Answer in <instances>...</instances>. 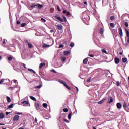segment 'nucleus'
<instances>
[{"mask_svg":"<svg viewBox=\"0 0 129 129\" xmlns=\"http://www.w3.org/2000/svg\"><path fill=\"white\" fill-rule=\"evenodd\" d=\"M56 27H57L58 30H63V25H62L61 24L57 25Z\"/></svg>","mask_w":129,"mask_h":129,"instance_id":"1a4fd4ad","label":"nucleus"},{"mask_svg":"<svg viewBox=\"0 0 129 129\" xmlns=\"http://www.w3.org/2000/svg\"><path fill=\"white\" fill-rule=\"evenodd\" d=\"M87 62H88V58H86L83 60V63L85 65L87 64Z\"/></svg>","mask_w":129,"mask_h":129,"instance_id":"ddd939ff","label":"nucleus"},{"mask_svg":"<svg viewBox=\"0 0 129 129\" xmlns=\"http://www.w3.org/2000/svg\"><path fill=\"white\" fill-rule=\"evenodd\" d=\"M70 47L73 48V47H74V43L71 42V44H70Z\"/></svg>","mask_w":129,"mask_h":129,"instance_id":"c9c22d12","label":"nucleus"},{"mask_svg":"<svg viewBox=\"0 0 129 129\" xmlns=\"http://www.w3.org/2000/svg\"><path fill=\"white\" fill-rule=\"evenodd\" d=\"M91 78H90L89 79H88L87 80V82H89L90 81V79H91Z\"/></svg>","mask_w":129,"mask_h":129,"instance_id":"680f3d73","label":"nucleus"},{"mask_svg":"<svg viewBox=\"0 0 129 129\" xmlns=\"http://www.w3.org/2000/svg\"><path fill=\"white\" fill-rule=\"evenodd\" d=\"M8 107V108H13V107H14V105L11 104V105H9Z\"/></svg>","mask_w":129,"mask_h":129,"instance_id":"f704fd0d","label":"nucleus"},{"mask_svg":"<svg viewBox=\"0 0 129 129\" xmlns=\"http://www.w3.org/2000/svg\"><path fill=\"white\" fill-rule=\"evenodd\" d=\"M63 111L64 112H68V109H67V108H64V109H63Z\"/></svg>","mask_w":129,"mask_h":129,"instance_id":"37998d69","label":"nucleus"},{"mask_svg":"<svg viewBox=\"0 0 129 129\" xmlns=\"http://www.w3.org/2000/svg\"><path fill=\"white\" fill-rule=\"evenodd\" d=\"M38 8V9H42L43 8V5L40 4H37L33 3L30 5V8L31 9H34V8Z\"/></svg>","mask_w":129,"mask_h":129,"instance_id":"f03ea898","label":"nucleus"},{"mask_svg":"<svg viewBox=\"0 0 129 129\" xmlns=\"http://www.w3.org/2000/svg\"><path fill=\"white\" fill-rule=\"evenodd\" d=\"M5 118V115L3 113H0V119H3V118Z\"/></svg>","mask_w":129,"mask_h":129,"instance_id":"f3484780","label":"nucleus"},{"mask_svg":"<svg viewBox=\"0 0 129 129\" xmlns=\"http://www.w3.org/2000/svg\"><path fill=\"white\" fill-rule=\"evenodd\" d=\"M124 25H125V26H126V27H128V22H125L124 23Z\"/></svg>","mask_w":129,"mask_h":129,"instance_id":"a19ab883","label":"nucleus"},{"mask_svg":"<svg viewBox=\"0 0 129 129\" xmlns=\"http://www.w3.org/2000/svg\"><path fill=\"white\" fill-rule=\"evenodd\" d=\"M41 21H43L44 23H45V22H46V19H44V18H42L41 19Z\"/></svg>","mask_w":129,"mask_h":129,"instance_id":"5fc2aeb1","label":"nucleus"},{"mask_svg":"<svg viewBox=\"0 0 129 129\" xmlns=\"http://www.w3.org/2000/svg\"><path fill=\"white\" fill-rule=\"evenodd\" d=\"M22 104H24V106H30V102H29V101H23L22 102H21Z\"/></svg>","mask_w":129,"mask_h":129,"instance_id":"39448f33","label":"nucleus"},{"mask_svg":"<svg viewBox=\"0 0 129 129\" xmlns=\"http://www.w3.org/2000/svg\"><path fill=\"white\" fill-rule=\"evenodd\" d=\"M84 5H87V2L86 1H85V2H84Z\"/></svg>","mask_w":129,"mask_h":129,"instance_id":"338daca9","label":"nucleus"},{"mask_svg":"<svg viewBox=\"0 0 129 129\" xmlns=\"http://www.w3.org/2000/svg\"><path fill=\"white\" fill-rule=\"evenodd\" d=\"M101 51H102V53H104V54H107V51H106L105 49L103 48L101 49Z\"/></svg>","mask_w":129,"mask_h":129,"instance_id":"b1692460","label":"nucleus"},{"mask_svg":"<svg viewBox=\"0 0 129 129\" xmlns=\"http://www.w3.org/2000/svg\"><path fill=\"white\" fill-rule=\"evenodd\" d=\"M90 19V18L89 17V16H86V17L83 19L84 23H85L86 25H89V22Z\"/></svg>","mask_w":129,"mask_h":129,"instance_id":"7ed1b4c3","label":"nucleus"},{"mask_svg":"<svg viewBox=\"0 0 129 129\" xmlns=\"http://www.w3.org/2000/svg\"><path fill=\"white\" fill-rule=\"evenodd\" d=\"M118 32L120 37H122L123 36V34L122 33V29L121 28V27H119L118 28Z\"/></svg>","mask_w":129,"mask_h":129,"instance_id":"0eeeda50","label":"nucleus"},{"mask_svg":"<svg viewBox=\"0 0 129 129\" xmlns=\"http://www.w3.org/2000/svg\"><path fill=\"white\" fill-rule=\"evenodd\" d=\"M19 119H20V116L19 115H15L14 117H13V121H18Z\"/></svg>","mask_w":129,"mask_h":129,"instance_id":"423d86ee","label":"nucleus"},{"mask_svg":"<svg viewBox=\"0 0 129 129\" xmlns=\"http://www.w3.org/2000/svg\"><path fill=\"white\" fill-rule=\"evenodd\" d=\"M126 34H127V38H129V31H128V30H127V29H126Z\"/></svg>","mask_w":129,"mask_h":129,"instance_id":"ea45409f","label":"nucleus"},{"mask_svg":"<svg viewBox=\"0 0 129 129\" xmlns=\"http://www.w3.org/2000/svg\"><path fill=\"white\" fill-rule=\"evenodd\" d=\"M69 51H66L64 52V55L65 56L67 55H69Z\"/></svg>","mask_w":129,"mask_h":129,"instance_id":"72a5a7b5","label":"nucleus"},{"mask_svg":"<svg viewBox=\"0 0 129 129\" xmlns=\"http://www.w3.org/2000/svg\"><path fill=\"white\" fill-rule=\"evenodd\" d=\"M13 69L14 70H15V71H17V72H20L21 71V70H20V69L16 67H14Z\"/></svg>","mask_w":129,"mask_h":129,"instance_id":"a211bd4d","label":"nucleus"},{"mask_svg":"<svg viewBox=\"0 0 129 129\" xmlns=\"http://www.w3.org/2000/svg\"><path fill=\"white\" fill-rule=\"evenodd\" d=\"M66 61V57H62L61 58V61L62 62H65Z\"/></svg>","mask_w":129,"mask_h":129,"instance_id":"58836bf2","label":"nucleus"},{"mask_svg":"<svg viewBox=\"0 0 129 129\" xmlns=\"http://www.w3.org/2000/svg\"><path fill=\"white\" fill-rule=\"evenodd\" d=\"M89 57H91V58H93L94 57V55L93 54H90L89 55Z\"/></svg>","mask_w":129,"mask_h":129,"instance_id":"4d7b16f0","label":"nucleus"},{"mask_svg":"<svg viewBox=\"0 0 129 129\" xmlns=\"http://www.w3.org/2000/svg\"><path fill=\"white\" fill-rule=\"evenodd\" d=\"M63 121H64L65 122H67V123H69V121H68V120L66 119H64Z\"/></svg>","mask_w":129,"mask_h":129,"instance_id":"09e8293b","label":"nucleus"},{"mask_svg":"<svg viewBox=\"0 0 129 129\" xmlns=\"http://www.w3.org/2000/svg\"><path fill=\"white\" fill-rule=\"evenodd\" d=\"M63 14H66V16H67L68 17L69 16H70V12H67V11H66L65 10L63 11Z\"/></svg>","mask_w":129,"mask_h":129,"instance_id":"4468645a","label":"nucleus"},{"mask_svg":"<svg viewBox=\"0 0 129 129\" xmlns=\"http://www.w3.org/2000/svg\"><path fill=\"white\" fill-rule=\"evenodd\" d=\"M14 88H16V87H10L9 89V90H14Z\"/></svg>","mask_w":129,"mask_h":129,"instance_id":"4c0bfd02","label":"nucleus"},{"mask_svg":"<svg viewBox=\"0 0 129 129\" xmlns=\"http://www.w3.org/2000/svg\"><path fill=\"white\" fill-rule=\"evenodd\" d=\"M26 25H27V24L23 23L22 24H21V27H25V26H26Z\"/></svg>","mask_w":129,"mask_h":129,"instance_id":"49530a36","label":"nucleus"},{"mask_svg":"<svg viewBox=\"0 0 129 129\" xmlns=\"http://www.w3.org/2000/svg\"><path fill=\"white\" fill-rule=\"evenodd\" d=\"M44 66H46V63L45 62L40 63L39 65V69H42Z\"/></svg>","mask_w":129,"mask_h":129,"instance_id":"2eb2a0df","label":"nucleus"},{"mask_svg":"<svg viewBox=\"0 0 129 129\" xmlns=\"http://www.w3.org/2000/svg\"><path fill=\"white\" fill-rule=\"evenodd\" d=\"M43 107L46 108V107H48V105L47 104V103H43Z\"/></svg>","mask_w":129,"mask_h":129,"instance_id":"e433bc0d","label":"nucleus"},{"mask_svg":"<svg viewBox=\"0 0 129 129\" xmlns=\"http://www.w3.org/2000/svg\"><path fill=\"white\" fill-rule=\"evenodd\" d=\"M110 19L111 21H113L114 20V16H111Z\"/></svg>","mask_w":129,"mask_h":129,"instance_id":"de8ad7c7","label":"nucleus"},{"mask_svg":"<svg viewBox=\"0 0 129 129\" xmlns=\"http://www.w3.org/2000/svg\"><path fill=\"white\" fill-rule=\"evenodd\" d=\"M110 26L111 28H114L115 27V25L112 23H110Z\"/></svg>","mask_w":129,"mask_h":129,"instance_id":"7c9ffc66","label":"nucleus"},{"mask_svg":"<svg viewBox=\"0 0 129 129\" xmlns=\"http://www.w3.org/2000/svg\"><path fill=\"white\" fill-rule=\"evenodd\" d=\"M30 98H31L32 99V100H33V101H36L37 100L36 98H35V97H33L32 96H30Z\"/></svg>","mask_w":129,"mask_h":129,"instance_id":"4be33fe9","label":"nucleus"},{"mask_svg":"<svg viewBox=\"0 0 129 129\" xmlns=\"http://www.w3.org/2000/svg\"><path fill=\"white\" fill-rule=\"evenodd\" d=\"M28 48H32V47H33V44H32L31 43H28Z\"/></svg>","mask_w":129,"mask_h":129,"instance_id":"473e14b6","label":"nucleus"},{"mask_svg":"<svg viewBox=\"0 0 129 129\" xmlns=\"http://www.w3.org/2000/svg\"><path fill=\"white\" fill-rule=\"evenodd\" d=\"M116 106L118 109H120L121 107H122V106L121 105V104L120 103H117L116 104Z\"/></svg>","mask_w":129,"mask_h":129,"instance_id":"9b49d317","label":"nucleus"},{"mask_svg":"<svg viewBox=\"0 0 129 129\" xmlns=\"http://www.w3.org/2000/svg\"><path fill=\"white\" fill-rule=\"evenodd\" d=\"M59 82H60L62 84H63V85H65V84H66V82L63 80H59Z\"/></svg>","mask_w":129,"mask_h":129,"instance_id":"bb28decb","label":"nucleus"},{"mask_svg":"<svg viewBox=\"0 0 129 129\" xmlns=\"http://www.w3.org/2000/svg\"><path fill=\"white\" fill-rule=\"evenodd\" d=\"M13 81L14 83H17V82H18V81H17L16 80H13Z\"/></svg>","mask_w":129,"mask_h":129,"instance_id":"052dcab7","label":"nucleus"},{"mask_svg":"<svg viewBox=\"0 0 129 129\" xmlns=\"http://www.w3.org/2000/svg\"><path fill=\"white\" fill-rule=\"evenodd\" d=\"M112 102H113V98H112V97H109L108 103L110 104V103H112Z\"/></svg>","mask_w":129,"mask_h":129,"instance_id":"6e6552de","label":"nucleus"},{"mask_svg":"<svg viewBox=\"0 0 129 129\" xmlns=\"http://www.w3.org/2000/svg\"><path fill=\"white\" fill-rule=\"evenodd\" d=\"M7 58L8 61H11L13 60V56H7Z\"/></svg>","mask_w":129,"mask_h":129,"instance_id":"6ab92c4d","label":"nucleus"},{"mask_svg":"<svg viewBox=\"0 0 129 129\" xmlns=\"http://www.w3.org/2000/svg\"><path fill=\"white\" fill-rule=\"evenodd\" d=\"M58 48H64V45H63L62 44H60L59 45Z\"/></svg>","mask_w":129,"mask_h":129,"instance_id":"8fccbe9b","label":"nucleus"},{"mask_svg":"<svg viewBox=\"0 0 129 129\" xmlns=\"http://www.w3.org/2000/svg\"><path fill=\"white\" fill-rule=\"evenodd\" d=\"M63 19L61 18V16H60V15L56 14L55 16H53V18H54V19H56V20H58L59 22H61L62 23H66L67 22V19H66V17L65 16L63 15Z\"/></svg>","mask_w":129,"mask_h":129,"instance_id":"f257e3e1","label":"nucleus"},{"mask_svg":"<svg viewBox=\"0 0 129 129\" xmlns=\"http://www.w3.org/2000/svg\"><path fill=\"white\" fill-rule=\"evenodd\" d=\"M3 45H6V40L5 39L3 41Z\"/></svg>","mask_w":129,"mask_h":129,"instance_id":"6e6d98bb","label":"nucleus"},{"mask_svg":"<svg viewBox=\"0 0 129 129\" xmlns=\"http://www.w3.org/2000/svg\"><path fill=\"white\" fill-rule=\"evenodd\" d=\"M114 61L115 64H119V62H120V59L117 57H115Z\"/></svg>","mask_w":129,"mask_h":129,"instance_id":"9d476101","label":"nucleus"},{"mask_svg":"<svg viewBox=\"0 0 129 129\" xmlns=\"http://www.w3.org/2000/svg\"><path fill=\"white\" fill-rule=\"evenodd\" d=\"M35 106L36 108H39V107H40V104L36 102L35 103Z\"/></svg>","mask_w":129,"mask_h":129,"instance_id":"5701e85b","label":"nucleus"},{"mask_svg":"<svg viewBox=\"0 0 129 129\" xmlns=\"http://www.w3.org/2000/svg\"><path fill=\"white\" fill-rule=\"evenodd\" d=\"M117 83V86H120V83L119 82V81H117L116 82Z\"/></svg>","mask_w":129,"mask_h":129,"instance_id":"a18cd8bd","label":"nucleus"},{"mask_svg":"<svg viewBox=\"0 0 129 129\" xmlns=\"http://www.w3.org/2000/svg\"><path fill=\"white\" fill-rule=\"evenodd\" d=\"M95 18L97 20V21H99V16H95Z\"/></svg>","mask_w":129,"mask_h":129,"instance_id":"3c124183","label":"nucleus"},{"mask_svg":"<svg viewBox=\"0 0 129 129\" xmlns=\"http://www.w3.org/2000/svg\"><path fill=\"white\" fill-rule=\"evenodd\" d=\"M103 33H104V29L102 28H100V34H101V35H103Z\"/></svg>","mask_w":129,"mask_h":129,"instance_id":"dca6fc26","label":"nucleus"},{"mask_svg":"<svg viewBox=\"0 0 129 129\" xmlns=\"http://www.w3.org/2000/svg\"><path fill=\"white\" fill-rule=\"evenodd\" d=\"M23 67H24V68L25 69H27V67H26V64H25L24 63H23Z\"/></svg>","mask_w":129,"mask_h":129,"instance_id":"e2e57ef3","label":"nucleus"},{"mask_svg":"<svg viewBox=\"0 0 129 129\" xmlns=\"http://www.w3.org/2000/svg\"><path fill=\"white\" fill-rule=\"evenodd\" d=\"M106 99V98H104L102 100H101V101H100L98 102V104H101L103 103V102H104V101H105Z\"/></svg>","mask_w":129,"mask_h":129,"instance_id":"f8f14e48","label":"nucleus"},{"mask_svg":"<svg viewBox=\"0 0 129 129\" xmlns=\"http://www.w3.org/2000/svg\"><path fill=\"white\" fill-rule=\"evenodd\" d=\"M123 107L127 112H129V104H127L126 102H124L123 105Z\"/></svg>","mask_w":129,"mask_h":129,"instance_id":"20e7f679","label":"nucleus"},{"mask_svg":"<svg viewBox=\"0 0 129 129\" xmlns=\"http://www.w3.org/2000/svg\"><path fill=\"white\" fill-rule=\"evenodd\" d=\"M28 71H30L31 72H33V73H34V74H36V72H35V71H34L32 69H28Z\"/></svg>","mask_w":129,"mask_h":129,"instance_id":"a878e982","label":"nucleus"},{"mask_svg":"<svg viewBox=\"0 0 129 129\" xmlns=\"http://www.w3.org/2000/svg\"><path fill=\"white\" fill-rule=\"evenodd\" d=\"M9 114H10V112H6V115H9Z\"/></svg>","mask_w":129,"mask_h":129,"instance_id":"0e129e2a","label":"nucleus"},{"mask_svg":"<svg viewBox=\"0 0 129 129\" xmlns=\"http://www.w3.org/2000/svg\"><path fill=\"white\" fill-rule=\"evenodd\" d=\"M9 49H10V50L12 51V52H15V47L14 46H11V47L9 48Z\"/></svg>","mask_w":129,"mask_h":129,"instance_id":"412c9836","label":"nucleus"},{"mask_svg":"<svg viewBox=\"0 0 129 129\" xmlns=\"http://www.w3.org/2000/svg\"><path fill=\"white\" fill-rule=\"evenodd\" d=\"M5 82V79H1L0 81V84H2L3 82Z\"/></svg>","mask_w":129,"mask_h":129,"instance_id":"c03bdc74","label":"nucleus"},{"mask_svg":"<svg viewBox=\"0 0 129 129\" xmlns=\"http://www.w3.org/2000/svg\"><path fill=\"white\" fill-rule=\"evenodd\" d=\"M57 10H58V11L61 12V9H60V7H59V6H57Z\"/></svg>","mask_w":129,"mask_h":129,"instance_id":"bf43d9fd","label":"nucleus"},{"mask_svg":"<svg viewBox=\"0 0 129 129\" xmlns=\"http://www.w3.org/2000/svg\"><path fill=\"white\" fill-rule=\"evenodd\" d=\"M122 60L123 63H126V62L127 61V58H126V57H124L122 59Z\"/></svg>","mask_w":129,"mask_h":129,"instance_id":"aec40b11","label":"nucleus"},{"mask_svg":"<svg viewBox=\"0 0 129 129\" xmlns=\"http://www.w3.org/2000/svg\"><path fill=\"white\" fill-rule=\"evenodd\" d=\"M41 87H42V85H39V86H36V87H35V88L40 89V88H41Z\"/></svg>","mask_w":129,"mask_h":129,"instance_id":"79ce46f5","label":"nucleus"},{"mask_svg":"<svg viewBox=\"0 0 129 129\" xmlns=\"http://www.w3.org/2000/svg\"><path fill=\"white\" fill-rule=\"evenodd\" d=\"M49 47H50V45L47 44H44L43 45V48H49Z\"/></svg>","mask_w":129,"mask_h":129,"instance_id":"393cba45","label":"nucleus"},{"mask_svg":"<svg viewBox=\"0 0 129 129\" xmlns=\"http://www.w3.org/2000/svg\"><path fill=\"white\" fill-rule=\"evenodd\" d=\"M17 25H20V24H21V21H17Z\"/></svg>","mask_w":129,"mask_h":129,"instance_id":"13d9d810","label":"nucleus"},{"mask_svg":"<svg viewBox=\"0 0 129 129\" xmlns=\"http://www.w3.org/2000/svg\"><path fill=\"white\" fill-rule=\"evenodd\" d=\"M50 33H54V30H51L50 31Z\"/></svg>","mask_w":129,"mask_h":129,"instance_id":"69168bd1","label":"nucleus"},{"mask_svg":"<svg viewBox=\"0 0 129 129\" xmlns=\"http://www.w3.org/2000/svg\"><path fill=\"white\" fill-rule=\"evenodd\" d=\"M54 8H51L50 9L51 13H53V12H54Z\"/></svg>","mask_w":129,"mask_h":129,"instance_id":"864d4df0","label":"nucleus"},{"mask_svg":"<svg viewBox=\"0 0 129 129\" xmlns=\"http://www.w3.org/2000/svg\"><path fill=\"white\" fill-rule=\"evenodd\" d=\"M14 114H17L18 115H22V114H23V113H20L19 112H14Z\"/></svg>","mask_w":129,"mask_h":129,"instance_id":"c756f323","label":"nucleus"},{"mask_svg":"<svg viewBox=\"0 0 129 129\" xmlns=\"http://www.w3.org/2000/svg\"><path fill=\"white\" fill-rule=\"evenodd\" d=\"M51 72H53V73H57V72H56V71H55V70L52 69L51 71Z\"/></svg>","mask_w":129,"mask_h":129,"instance_id":"603ef678","label":"nucleus"},{"mask_svg":"<svg viewBox=\"0 0 129 129\" xmlns=\"http://www.w3.org/2000/svg\"><path fill=\"white\" fill-rule=\"evenodd\" d=\"M19 129H24V128H23V127H20V128H19Z\"/></svg>","mask_w":129,"mask_h":129,"instance_id":"774afa93","label":"nucleus"},{"mask_svg":"<svg viewBox=\"0 0 129 129\" xmlns=\"http://www.w3.org/2000/svg\"><path fill=\"white\" fill-rule=\"evenodd\" d=\"M71 115H72V112H71L68 115V119H71Z\"/></svg>","mask_w":129,"mask_h":129,"instance_id":"cd10ccee","label":"nucleus"},{"mask_svg":"<svg viewBox=\"0 0 129 129\" xmlns=\"http://www.w3.org/2000/svg\"><path fill=\"white\" fill-rule=\"evenodd\" d=\"M7 100L8 102H11V98L9 96H7L6 97Z\"/></svg>","mask_w":129,"mask_h":129,"instance_id":"c85d7f7f","label":"nucleus"},{"mask_svg":"<svg viewBox=\"0 0 129 129\" xmlns=\"http://www.w3.org/2000/svg\"><path fill=\"white\" fill-rule=\"evenodd\" d=\"M64 86L65 87H66V88H67V89H69V90H70L71 88L70 87H69L68 85H67V84L66 83V84H64Z\"/></svg>","mask_w":129,"mask_h":129,"instance_id":"2f4dec72","label":"nucleus"}]
</instances>
